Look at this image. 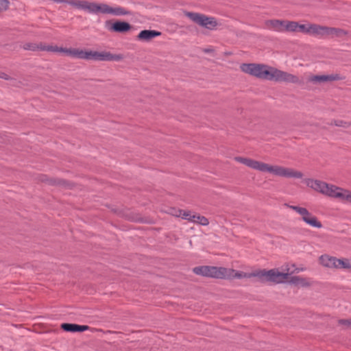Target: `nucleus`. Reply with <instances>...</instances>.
Instances as JSON below:
<instances>
[{
    "label": "nucleus",
    "instance_id": "obj_16",
    "mask_svg": "<svg viewBox=\"0 0 351 351\" xmlns=\"http://www.w3.org/2000/svg\"><path fill=\"white\" fill-rule=\"evenodd\" d=\"M61 328L68 332H83L90 328L86 325H77L75 324H62Z\"/></svg>",
    "mask_w": 351,
    "mask_h": 351
},
{
    "label": "nucleus",
    "instance_id": "obj_6",
    "mask_svg": "<svg viewBox=\"0 0 351 351\" xmlns=\"http://www.w3.org/2000/svg\"><path fill=\"white\" fill-rule=\"evenodd\" d=\"M282 269V271H280L278 269H272L269 270L261 269L250 274L245 273L247 275H249V276H247L246 278L256 276L263 280L274 282L276 283H282L289 280V276L290 274L293 272L298 273L303 271L302 269L300 268L291 269L289 264L283 265Z\"/></svg>",
    "mask_w": 351,
    "mask_h": 351
},
{
    "label": "nucleus",
    "instance_id": "obj_4",
    "mask_svg": "<svg viewBox=\"0 0 351 351\" xmlns=\"http://www.w3.org/2000/svg\"><path fill=\"white\" fill-rule=\"evenodd\" d=\"M44 49L51 51H59L66 55L85 60H95L99 61H119L123 59L121 54H112L110 52H97L93 51H83L76 49H63L57 47H48Z\"/></svg>",
    "mask_w": 351,
    "mask_h": 351
},
{
    "label": "nucleus",
    "instance_id": "obj_7",
    "mask_svg": "<svg viewBox=\"0 0 351 351\" xmlns=\"http://www.w3.org/2000/svg\"><path fill=\"white\" fill-rule=\"evenodd\" d=\"M193 272L197 275H202L206 277L224 279H240L249 276V275H247L245 272L238 271L233 269L226 268L223 267H196L193 268Z\"/></svg>",
    "mask_w": 351,
    "mask_h": 351
},
{
    "label": "nucleus",
    "instance_id": "obj_21",
    "mask_svg": "<svg viewBox=\"0 0 351 351\" xmlns=\"http://www.w3.org/2000/svg\"><path fill=\"white\" fill-rule=\"evenodd\" d=\"M194 219L195 220L193 222L199 225L207 226L209 223L208 219L206 217L199 215H195Z\"/></svg>",
    "mask_w": 351,
    "mask_h": 351
},
{
    "label": "nucleus",
    "instance_id": "obj_8",
    "mask_svg": "<svg viewBox=\"0 0 351 351\" xmlns=\"http://www.w3.org/2000/svg\"><path fill=\"white\" fill-rule=\"evenodd\" d=\"M304 33H308L315 36H342L346 34V32L341 29L328 27L325 26H320L315 24H304Z\"/></svg>",
    "mask_w": 351,
    "mask_h": 351
},
{
    "label": "nucleus",
    "instance_id": "obj_23",
    "mask_svg": "<svg viewBox=\"0 0 351 351\" xmlns=\"http://www.w3.org/2000/svg\"><path fill=\"white\" fill-rule=\"evenodd\" d=\"M338 323L340 325H343L346 328L351 329V319H339L338 321Z\"/></svg>",
    "mask_w": 351,
    "mask_h": 351
},
{
    "label": "nucleus",
    "instance_id": "obj_12",
    "mask_svg": "<svg viewBox=\"0 0 351 351\" xmlns=\"http://www.w3.org/2000/svg\"><path fill=\"white\" fill-rule=\"evenodd\" d=\"M106 27L111 32L125 33L130 30L131 25L125 21H117L110 25V22L106 23Z\"/></svg>",
    "mask_w": 351,
    "mask_h": 351
},
{
    "label": "nucleus",
    "instance_id": "obj_17",
    "mask_svg": "<svg viewBox=\"0 0 351 351\" xmlns=\"http://www.w3.org/2000/svg\"><path fill=\"white\" fill-rule=\"evenodd\" d=\"M285 21L271 20L266 23L267 27L274 31L282 32H285Z\"/></svg>",
    "mask_w": 351,
    "mask_h": 351
},
{
    "label": "nucleus",
    "instance_id": "obj_19",
    "mask_svg": "<svg viewBox=\"0 0 351 351\" xmlns=\"http://www.w3.org/2000/svg\"><path fill=\"white\" fill-rule=\"evenodd\" d=\"M337 269H345L351 271V258H338Z\"/></svg>",
    "mask_w": 351,
    "mask_h": 351
},
{
    "label": "nucleus",
    "instance_id": "obj_11",
    "mask_svg": "<svg viewBox=\"0 0 351 351\" xmlns=\"http://www.w3.org/2000/svg\"><path fill=\"white\" fill-rule=\"evenodd\" d=\"M186 16L196 23L208 29H212L217 25L216 21L212 17H207L203 14L194 12H186Z\"/></svg>",
    "mask_w": 351,
    "mask_h": 351
},
{
    "label": "nucleus",
    "instance_id": "obj_18",
    "mask_svg": "<svg viewBox=\"0 0 351 351\" xmlns=\"http://www.w3.org/2000/svg\"><path fill=\"white\" fill-rule=\"evenodd\" d=\"M285 32H297L304 33L305 29L304 24L300 25L293 21H285Z\"/></svg>",
    "mask_w": 351,
    "mask_h": 351
},
{
    "label": "nucleus",
    "instance_id": "obj_3",
    "mask_svg": "<svg viewBox=\"0 0 351 351\" xmlns=\"http://www.w3.org/2000/svg\"><path fill=\"white\" fill-rule=\"evenodd\" d=\"M303 182L317 193L337 199L343 203L351 204V191L349 190L310 178L303 179Z\"/></svg>",
    "mask_w": 351,
    "mask_h": 351
},
{
    "label": "nucleus",
    "instance_id": "obj_20",
    "mask_svg": "<svg viewBox=\"0 0 351 351\" xmlns=\"http://www.w3.org/2000/svg\"><path fill=\"white\" fill-rule=\"evenodd\" d=\"M179 213H173L174 216L181 217L184 219L188 220L189 221L193 222V220H195V215L193 213H192L190 210H180L178 211Z\"/></svg>",
    "mask_w": 351,
    "mask_h": 351
},
{
    "label": "nucleus",
    "instance_id": "obj_15",
    "mask_svg": "<svg viewBox=\"0 0 351 351\" xmlns=\"http://www.w3.org/2000/svg\"><path fill=\"white\" fill-rule=\"evenodd\" d=\"M160 34L161 32L156 30L145 29L140 32L137 36V38L139 40L148 42Z\"/></svg>",
    "mask_w": 351,
    "mask_h": 351
},
{
    "label": "nucleus",
    "instance_id": "obj_14",
    "mask_svg": "<svg viewBox=\"0 0 351 351\" xmlns=\"http://www.w3.org/2000/svg\"><path fill=\"white\" fill-rule=\"evenodd\" d=\"M290 283L298 287H308L312 285V281L310 278H304L302 276H292L289 278Z\"/></svg>",
    "mask_w": 351,
    "mask_h": 351
},
{
    "label": "nucleus",
    "instance_id": "obj_2",
    "mask_svg": "<svg viewBox=\"0 0 351 351\" xmlns=\"http://www.w3.org/2000/svg\"><path fill=\"white\" fill-rule=\"evenodd\" d=\"M234 160L245 166L263 173H269L275 176L287 178L302 179L304 173L293 168L285 167L278 165H271L250 158L235 157Z\"/></svg>",
    "mask_w": 351,
    "mask_h": 351
},
{
    "label": "nucleus",
    "instance_id": "obj_10",
    "mask_svg": "<svg viewBox=\"0 0 351 351\" xmlns=\"http://www.w3.org/2000/svg\"><path fill=\"white\" fill-rule=\"evenodd\" d=\"M343 77L337 73L313 75L306 76V82L313 85H325L333 81L342 80Z\"/></svg>",
    "mask_w": 351,
    "mask_h": 351
},
{
    "label": "nucleus",
    "instance_id": "obj_22",
    "mask_svg": "<svg viewBox=\"0 0 351 351\" xmlns=\"http://www.w3.org/2000/svg\"><path fill=\"white\" fill-rule=\"evenodd\" d=\"M9 5L8 0H0V12L6 10L9 8Z\"/></svg>",
    "mask_w": 351,
    "mask_h": 351
},
{
    "label": "nucleus",
    "instance_id": "obj_27",
    "mask_svg": "<svg viewBox=\"0 0 351 351\" xmlns=\"http://www.w3.org/2000/svg\"><path fill=\"white\" fill-rule=\"evenodd\" d=\"M43 181H47L51 184H56V182L52 179L50 180H43Z\"/></svg>",
    "mask_w": 351,
    "mask_h": 351
},
{
    "label": "nucleus",
    "instance_id": "obj_13",
    "mask_svg": "<svg viewBox=\"0 0 351 351\" xmlns=\"http://www.w3.org/2000/svg\"><path fill=\"white\" fill-rule=\"evenodd\" d=\"M338 258L328 254L322 255L319 258V263L329 269H337Z\"/></svg>",
    "mask_w": 351,
    "mask_h": 351
},
{
    "label": "nucleus",
    "instance_id": "obj_26",
    "mask_svg": "<svg viewBox=\"0 0 351 351\" xmlns=\"http://www.w3.org/2000/svg\"><path fill=\"white\" fill-rule=\"evenodd\" d=\"M181 210H176L175 208H171L169 211V213L174 216L173 213H179L178 211H180Z\"/></svg>",
    "mask_w": 351,
    "mask_h": 351
},
{
    "label": "nucleus",
    "instance_id": "obj_29",
    "mask_svg": "<svg viewBox=\"0 0 351 351\" xmlns=\"http://www.w3.org/2000/svg\"><path fill=\"white\" fill-rule=\"evenodd\" d=\"M291 267H292L293 268H294V267H295V265H291Z\"/></svg>",
    "mask_w": 351,
    "mask_h": 351
},
{
    "label": "nucleus",
    "instance_id": "obj_25",
    "mask_svg": "<svg viewBox=\"0 0 351 351\" xmlns=\"http://www.w3.org/2000/svg\"><path fill=\"white\" fill-rule=\"evenodd\" d=\"M0 78L5 79L7 80H10L12 79L8 74L1 71H0Z\"/></svg>",
    "mask_w": 351,
    "mask_h": 351
},
{
    "label": "nucleus",
    "instance_id": "obj_24",
    "mask_svg": "<svg viewBox=\"0 0 351 351\" xmlns=\"http://www.w3.org/2000/svg\"><path fill=\"white\" fill-rule=\"evenodd\" d=\"M335 125H337V126H339V127L346 128L350 124L348 122H346V121H341V120H339V121H335Z\"/></svg>",
    "mask_w": 351,
    "mask_h": 351
},
{
    "label": "nucleus",
    "instance_id": "obj_9",
    "mask_svg": "<svg viewBox=\"0 0 351 351\" xmlns=\"http://www.w3.org/2000/svg\"><path fill=\"white\" fill-rule=\"evenodd\" d=\"M287 207L300 215L302 220L307 225L317 228H322V223L307 208L299 206L287 204Z\"/></svg>",
    "mask_w": 351,
    "mask_h": 351
},
{
    "label": "nucleus",
    "instance_id": "obj_1",
    "mask_svg": "<svg viewBox=\"0 0 351 351\" xmlns=\"http://www.w3.org/2000/svg\"><path fill=\"white\" fill-rule=\"evenodd\" d=\"M240 69L243 73L260 80L291 83L296 85L303 84V80L298 75L283 71L268 64L245 63L240 66Z\"/></svg>",
    "mask_w": 351,
    "mask_h": 351
},
{
    "label": "nucleus",
    "instance_id": "obj_28",
    "mask_svg": "<svg viewBox=\"0 0 351 351\" xmlns=\"http://www.w3.org/2000/svg\"><path fill=\"white\" fill-rule=\"evenodd\" d=\"M25 49H31V50H34V47H31L30 46H28V47H25Z\"/></svg>",
    "mask_w": 351,
    "mask_h": 351
},
{
    "label": "nucleus",
    "instance_id": "obj_5",
    "mask_svg": "<svg viewBox=\"0 0 351 351\" xmlns=\"http://www.w3.org/2000/svg\"><path fill=\"white\" fill-rule=\"evenodd\" d=\"M69 4L90 14H109L114 16L128 14V12L120 6L111 7L105 3H97L86 0H70Z\"/></svg>",
    "mask_w": 351,
    "mask_h": 351
}]
</instances>
